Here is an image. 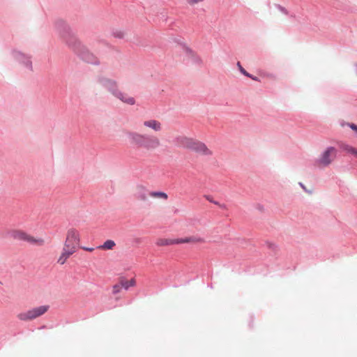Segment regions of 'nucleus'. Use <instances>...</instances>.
Returning <instances> with one entry per match:
<instances>
[{
	"instance_id": "19",
	"label": "nucleus",
	"mask_w": 357,
	"mask_h": 357,
	"mask_svg": "<svg viewBox=\"0 0 357 357\" xmlns=\"http://www.w3.org/2000/svg\"><path fill=\"white\" fill-rule=\"evenodd\" d=\"M149 196L154 198L163 199L165 200L168 198L167 195L162 192H149Z\"/></svg>"
},
{
	"instance_id": "14",
	"label": "nucleus",
	"mask_w": 357,
	"mask_h": 357,
	"mask_svg": "<svg viewBox=\"0 0 357 357\" xmlns=\"http://www.w3.org/2000/svg\"><path fill=\"white\" fill-rule=\"evenodd\" d=\"M158 246H168L174 244H180L179 238H158L156 241Z\"/></svg>"
},
{
	"instance_id": "3",
	"label": "nucleus",
	"mask_w": 357,
	"mask_h": 357,
	"mask_svg": "<svg viewBox=\"0 0 357 357\" xmlns=\"http://www.w3.org/2000/svg\"><path fill=\"white\" fill-rule=\"evenodd\" d=\"M57 26L60 29L61 36L66 40V43L72 45L75 51L81 53V42L71 36L69 26L62 21L57 22Z\"/></svg>"
},
{
	"instance_id": "17",
	"label": "nucleus",
	"mask_w": 357,
	"mask_h": 357,
	"mask_svg": "<svg viewBox=\"0 0 357 357\" xmlns=\"http://www.w3.org/2000/svg\"><path fill=\"white\" fill-rule=\"evenodd\" d=\"M112 36L116 38H118V39H123L125 38L126 35V31L122 29H119V28H116V29H113L112 30V33H111Z\"/></svg>"
},
{
	"instance_id": "4",
	"label": "nucleus",
	"mask_w": 357,
	"mask_h": 357,
	"mask_svg": "<svg viewBox=\"0 0 357 357\" xmlns=\"http://www.w3.org/2000/svg\"><path fill=\"white\" fill-rule=\"evenodd\" d=\"M49 305H40L19 313L17 317L22 321H30L45 314L49 310Z\"/></svg>"
},
{
	"instance_id": "24",
	"label": "nucleus",
	"mask_w": 357,
	"mask_h": 357,
	"mask_svg": "<svg viewBox=\"0 0 357 357\" xmlns=\"http://www.w3.org/2000/svg\"><path fill=\"white\" fill-rule=\"evenodd\" d=\"M121 284H116L113 287L112 291L114 294L119 293L121 289Z\"/></svg>"
},
{
	"instance_id": "18",
	"label": "nucleus",
	"mask_w": 357,
	"mask_h": 357,
	"mask_svg": "<svg viewBox=\"0 0 357 357\" xmlns=\"http://www.w3.org/2000/svg\"><path fill=\"white\" fill-rule=\"evenodd\" d=\"M116 245V243L112 240H107L103 245L98 247V248L102 250H112L114 247Z\"/></svg>"
},
{
	"instance_id": "28",
	"label": "nucleus",
	"mask_w": 357,
	"mask_h": 357,
	"mask_svg": "<svg viewBox=\"0 0 357 357\" xmlns=\"http://www.w3.org/2000/svg\"><path fill=\"white\" fill-rule=\"evenodd\" d=\"M250 78L252 79L253 80H256V81L258 80L257 77H255L253 76H252V77H250Z\"/></svg>"
},
{
	"instance_id": "2",
	"label": "nucleus",
	"mask_w": 357,
	"mask_h": 357,
	"mask_svg": "<svg viewBox=\"0 0 357 357\" xmlns=\"http://www.w3.org/2000/svg\"><path fill=\"white\" fill-rule=\"evenodd\" d=\"M63 247L73 250L75 252L77 248H80L84 250L89 251V248L84 247L81 245L79 232L73 228L68 230Z\"/></svg>"
},
{
	"instance_id": "6",
	"label": "nucleus",
	"mask_w": 357,
	"mask_h": 357,
	"mask_svg": "<svg viewBox=\"0 0 357 357\" xmlns=\"http://www.w3.org/2000/svg\"><path fill=\"white\" fill-rule=\"evenodd\" d=\"M12 235L16 240L23 241L33 245L43 246L45 244L43 238H36L22 230H15L13 231Z\"/></svg>"
},
{
	"instance_id": "23",
	"label": "nucleus",
	"mask_w": 357,
	"mask_h": 357,
	"mask_svg": "<svg viewBox=\"0 0 357 357\" xmlns=\"http://www.w3.org/2000/svg\"><path fill=\"white\" fill-rule=\"evenodd\" d=\"M237 66L239 69V70L241 71V73H243L244 75H245L246 77H252V75L250 74H249L243 67L241 65V63L240 62H238L237 63Z\"/></svg>"
},
{
	"instance_id": "11",
	"label": "nucleus",
	"mask_w": 357,
	"mask_h": 357,
	"mask_svg": "<svg viewBox=\"0 0 357 357\" xmlns=\"http://www.w3.org/2000/svg\"><path fill=\"white\" fill-rule=\"evenodd\" d=\"M143 126L146 128L152 129L155 132H160L162 130V123L155 119L144 121L143 122Z\"/></svg>"
},
{
	"instance_id": "29",
	"label": "nucleus",
	"mask_w": 357,
	"mask_h": 357,
	"mask_svg": "<svg viewBox=\"0 0 357 357\" xmlns=\"http://www.w3.org/2000/svg\"><path fill=\"white\" fill-rule=\"evenodd\" d=\"M268 77H273V75H268Z\"/></svg>"
},
{
	"instance_id": "27",
	"label": "nucleus",
	"mask_w": 357,
	"mask_h": 357,
	"mask_svg": "<svg viewBox=\"0 0 357 357\" xmlns=\"http://www.w3.org/2000/svg\"><path fill=\"white\" fill-rule=\"evenodd\" d=\"M299 184H300V185L302 187V188H303L304 190H305V187L303 185V183H300Z\"/></svg>"
},
{
	"instance_id": "21",
	"label": "nucleus",
	"mask_w": 357,
	"mask_h": 357,
	"mask_svg": "<svg viewBox=\"0 0 357 357\" xmlns=\"http://www.w3.org/2000/svg\"><path fill=\"white\" fill-rule=\"evenodd\" d=\"M135 285V280L134 279H131L130 280H125L121 281V286L125 289H128L130 287H133Z\"/></svg>"
},
{
	"instance_id": "26",
	"label": "nucleus",
	"mask_w": 357,
	"mask_h": 357,
	"mask_svg": "<svg viewBox=\"0 0 357 357\" xmlns=\"http://www.w3.org/2000/svg\"><path fill=\"white\" fill-rule=\"evenodd\" d=\"M206 199L208 200L210 202L214 203L216 205H220L218 202L213 201L209 196L206 197Z\"/></svg>"
},
{
	"instance_id": "15",
	"label": "nucleus",
	"mask_w": 357,
	"mask_h": 357,
	"mask_svg": "<svg viewBox=\"0 0 357 357\" xmlns=\"http://www.w3.org/2000/svg\"><path fill=\"white\" fill-rule=\"evenodd\" d=\"M181 243H203L205 242L204 238L199 236H189L179 238Z\"/></svg>"
},
{
	"instance_id": "22",
	"label": "nucleus",
	"mask_w": 357,
	"mask_h": 357,
	"mask_svg": "<svg viewBox=\"0 0 357 357\" xmlns=\"http://www.w3.org/2000/svg\"><path fill=\"white\" fill-rule=\"evenodd\" d=\"M204 1V0H185L186 4L190 6H195V5L203 2Z\"/></svg>"
},
{
	"instance_id": "20",
	"label": "nucleus",
	"mask_w": 357,
	"mask_h": 357,
	"mask_svg": "<svg viewBox=\"0 0 357 357\" xmlns=\"http://www.w3.org/2000/svg\"><path fill=\"white\" fill-rule=\"evenodd\" d=\"M16 57L18 60H20V61H22L23 62H24L27 66L31 65V61L29 60V58L27 57L25 54H24L21 52H17L16 54Z\"/></svg>"
},
{
	"instance_id": "16",
	"label": "nucleus",
	"mask_w": 357,
	"mask_h": 357,
	"mask_svg": "<svg viewBox=\"0 0 357 357\" xmlns=\"http://www.w3.org/2000/svg\"><path fill=\"white\" fill-rule=\"evenodd\" d=\"M341 149L343 151L350 153L354 156H357V149L347 144H343L341 145Z\"/></svg>"
},
{
	"instance_id": "9",
	"label": "nucleus",
	"mask_w": 357,
	"mask_h": 357,
	"mask_svg": "<svg viewBox=\"0 0 357 357\" xmlns=\"http://www.w3.org/2000/svg\"><path fill=\"white\" fill-rule=\"evenodd\" d=\"M98 82L107 89H108L114 96V92L118 91V87L116 82L111 79H109L105 77H100L98 78Z\"/></svg>"
},
{
	"instance_id": "1",
	"label": "nucleus",
	"mask_w": 357,
	"mask_h": 357,
	"mask_svg": "<svg viewBox=\"0 0 357 357\" xmlns=\"http://www.w3.org/2000/svg\"><path fill=\"white\" fill-rule=\"evenodd\" d=\"M130 142L139 149L153 151L161 145L160 139L155 135H149L137 132L128 133Z\"/></svg>"
},
{
	"instance_id": "8",
	"label": "nucleus",
	"mask_w": 357,
	"mask_h": 357,
	"mask_svg": "<svg viewBox=\"0 0 357 357\" xmlns=\"http://www.w3.org/2000/svg\"><path fill=\"white\" fill-rule=\"evenodd\" d=\"M193 140L194 138L185 135H177L174 139V143L178 148L190 150Z\"/></svg>"
},
{
	"instance_id": "30",
	"label": "nucleus",
	"mask_w": 357,
	"mask_h": 357,
	"mask_svg": "<svg viewBox=\"0 0 357 357\" xmlns=\"http://www.w3.org/2000/svg\"><path fill=\"white\" fill-rule=\"evenodd\" d=\"M198 61L201 63V62H202L201 59H199H199H198Z\"/></svg>"
},
{
	"instance_id": "7",
	"label": "nucleus",
	"mask_w": 357,
	"mask_h": 357,
	"mask_svg": "<svg viewBox=\"0 0 357 357\" xmlns=\"http://www.w3.org/2000/svg\"><path fill=\"white\" fill-rule=\"evenodd\" d=\"M190 151L203 156H211L213 154V151L205 143L196 139H194Z\"/></svg>"
},
{
	"instance_id": "5",
	"label": "nucleus",
	"mask_w": 357,
	"mask_h": 357,
	"mask_svg": "<svg viewBox=\"0 0 357 357\" xmlns=\"http://www.w3.org/2000/svg\"><path fill=\"white\" fill-rule=\"evenodd\" d=\"M337 151L333 146L326 148L315 161V165L319 168L329 166L335 159Z\"/></svg>"
},
{
	"instance_id": "25",
	"label": "nucleus",
	"mask_w": 357,
	"mask_h": 357,
	"mask_svg": "<svg viewBox=\"0 0 357 357\" xmlns=\"http://www.w3.org/2000/svg\"><path fill=\"white\" fill-rule=\"evenodd\" d=\"M349 126L354 130L357 132V126L354 123H349Z\"/></svg>"
},
{
	"instance_id": "12",
	"label": "nucleus",
	"mask_w": 357,
	"mask_h": 357,
	"mask_svg": "<svg viewBox=\"0 0 357 357\" xmlns=\"http://www.w3.org/2000/svg\"><path fill=\"white\" fill-rule=\"evenodd\" d=\"M134 196L138 200L146 201L149 196V192L145 188L139 186L135 190Z\"/></svg>"
},
{
	"instance_id": "13",
	"label": "nucleus",
	"mask_w": 357,
	"mask_h": 357,
	"mask_svg": "<svg viewBox=\"0 0 357 357\" xmlns=\"http://www.w3.org/2000/svg\"><path fill=\"white\" fill-rule=\"evenodd\" d=\"M114 96L121 100L123 102L132 105L135 103V98L129 96L128 94L120 91L114 92Z\"/></svg>"
},
{
	"instance_id": "10",
	"label": "nucleus",
	"mask_w": 357,
	"mask_h": 357,
	"mask_svg": "<svg viewBox=\"0 0 357 357\" xmlns=\"http://www.w3.org/2000/svg\"><path fill=\"white\" fill-rule=\"evenodd\" d=\"M75 251L73 250H70L66 248V247L63 248L62 252L57 259V263L60 265H63L68 260V259L73 255Z\"/></svg>"
}]
</instances>
